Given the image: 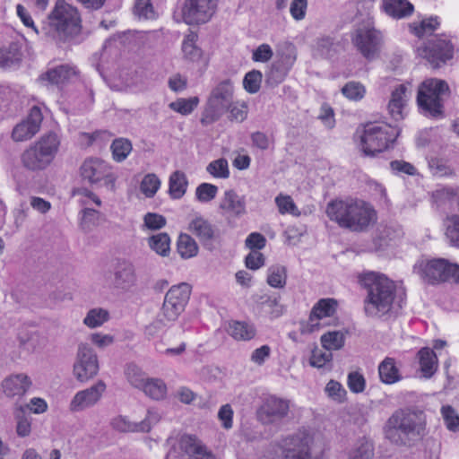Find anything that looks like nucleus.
I'll list each match as a JSON object with an SVG mask.
<instances>
[{"label": "nucleus", "mask_w": 459, "mask_h": 459, "mask_svg": "<svg viewBox=\"0 0 459 459\" xmlns=\"http://www.w3.org/2000/svg\"><path fill=\"white\" fill-rule=\"evenodd\" d=\"M48 20L61 40H73L81 34V17L77 9L63 0L56 2Z\"/></svg>", "instance_id": "423d86ee"}, {"label": "nucleus", "mask_w": 459, "mask_h": 459, "mask_svg": "<svg viewBox=\"0 0 459 459\" xmlns=\"http://www.w3.org/2000/svg\"><path fill=\"white\" fill-rule=\"evenodd\" d=\"M344 342V334L340 331L328 332L321 336L323 348L330 351L342 349Z\"/></svg>", "instance_id": "ea45409f"}, {"label": "nucleus", "mask_w": 459, "mask_h": 459, "mask_svg": "<svg viewBox=\"0 0 459 459\" xmlns=\"http://www.w3.org/2000/svg\"><path fill=\"white\" fill-rule=\"evenodd\" d=\"M351 40L361 55L368 60L378 56L383 44L381 32L374 28L364 27L356 30Z\"/></svg>", "instance_id": "ddd939ff"}, {"label": "nucleus", "mask_w": 459, "mask_h": 459, "mask_svg": "<svg viewBox=\"0 0 459 459\" xmlns=\"http://www.w3.org/2000/svg\"><path fill=\"white\" fill-rule=\"evenodd\" d=\"M83 180L92 186H105L113 192L116 188L117 176L111 167L99 158H89L83 161L80 168Z\"/></svg>", "instance_id": "9d476101"}, {"label": "nucleus", "mask_w": 459, "mask_h": 459, "mask_svg": "<svg viewBox=\"0 0 459 459\" xmlns=\"http://www.w3.org/2000/svg\"><path fill=\"white\" fill-rule=\"evenodd\" d=\"M134 13L139 19H153L155 12L150 0H135Z\"/></svg>", "instance_id": "864d4df0"}, {"label": "nucleus", "mask_w": 459, "mask_h": 459, "mask_svg": "<svg viewBox=\"0 0 459 459\" xmlns=\"http://www.w3.org/2000/svg\"><path fill=\"white\" fill-rule=\"evenodd\" d=\"M177 247L179 255L184 259L194 257L198 252L197 244L186 233H181L179 235Z\"/></svg>", "instance_id": "c9c22d12"}, {"label": "nucleus", "mask_w": 459, "mask_h": 459, "mask_svg": "<svg viewBox=\"0 0 459 459\" xmlns=\"http://www.w3.org/2000/svg\"><path fill=\"white\" fill-rule=\"evenodd\" d=\"M433 68H439L454 56V46L445 36H437L418 49Z\"/></svg>", "instance_id": "f8f14e48"}, {"label": "nucleus", "mask_w": 459, "mask_h": 459, "mask_svg": "<svg viewBox=\"0 0 459 459\" xmlns=\"http://www.w3.org/2000/svg\"><path fill=\"white\" fill-rule=\"evenodd\" d=\"M337 301L334 299H321L313 307L309 323L312 329L318 326V321L334 315L337 309Z\"/></svg>", "instance_id": "4be33fe9"}, {"label": "nucleus", "mask_w": 459, "mask_h": 459, "mask_svg": "<svg viewBox=\"0 0 459 459\" xmlns=\"http://www.w3.org/2000/svg\"><path fill=\"white\" fill-rule=\"evenodd\" d=\"M190 297V287L187 283L172 286L166 293L165 298L170 302L185 308Z\"/></svg>", "instance_id": "2f4dec72"}, {"label": "nucleus", "mask_w": 459, "mask_h": 459, "mask_svg": "<svg viewBox=\"0 0 459 459\" xmlns=\"http://www.w3.org/2000/svg\"><path fill=\"white\" fill-rule=\"evenodd\" d=\"M381 7L387 15L394 19L408 17L414 10L408 0H382Z\"/></svg>", "instance_id": "a878e982"}, {"label": "nucleus", "mask_w": 459, "mask_h": 459, "mask_svg": "<svg viewBox=\"0 0 459 459\" xmlns=\"http://www.w3.org/2000/svg\"><path fill=\"white\" fill-rule=\"evenodd\" d=\"M206 170L212 177L217 178H228L230 177L228 161L224 158L210 162L206 167Z\"/></svg>", "instance_id": "8fccbe9b"}, {"label": "nucleus", "mask_w": 459, "mask_h": 459, "mask_svg": "<svg viewBox=\"0 0 459 459\" xmlns=\"http://www.w3.org/2000/svg\"><path fill=\"white\" fill-rule=\"evenodd\" d=\"M449 94L450 89L445 80L426 79L419 86L417 103L425 114L439 117L443 116V97Z\"/></svg>", "instance_id": "0eeeda50"}, {"label": "nucleus", "mask_w": 459, "mask_h": 459, "mask_svg": "<svg viewBox=\"0 0 459 459\" xmlns=\"http://www.w3.org/2000/svg\"><path fill=\"white\" fill-rule=\"evenodd\" d=\"M406 91L407 87L403 84H400L392 91L387 108L390 116L396 121L403 118V109L407 101Z\"/></svg>", "instance_id": "b1692460"}, {"label": "nucleus", "mask_w": 459, "mask_h": 459, "mask_svg": "<svg viewBox=\"0 0 459 459\" xmlns=\"http://www.w3.org/2000/svg\"><path fill=\"white\" fill-rule=\"evenodd\" d=\"M22 53L17 48L0 49V67L4 69L19 66Z\"/></svg>", "instance_id": "37998d69"}, {"label": "nucleus", "mask_w": 459, "mask_h": 459, "mask_svg": "<svg viewBox=\"0 0 459 459\" xmlns=\"http://www.w3.org/2000/svg\"><path fill=\"white\" fill-rule=\"evenodd\" d=\"M359 282L367 290L364 300L367 316L376 317L388 313L394 299V281L383 274L371 272L362 275Z\"/></svg>", "instance_id": "f257e3e1"}, {"label": "nucleus", "mask_w": 459, "mask_h": 459, "mask_svg": "<svg viewBox=\"0 0 459 459\" xmlns=\"http://www.w3.org/2000/svg\"><path fill=\"white\" fill-rule=\"evenodd\" d=\"M262 73L257 70L248 72L243 80V85L245 90L249 93H256L261 85Z\"/></svg>", "instance_id": "603ef678"}, {"label": "nucleus", "mask_w": 459, "mask_h": 459, "mask_svg": "<svg viewBox=\"0 0 459 459\" xmlns=\"http://www.w3.org/2000/svg\"><path fill=\"white\" fill-rule=\"evenodd\" d=\"M108 319L109 314L106 309L96 307L88 311L83 319V324L89 328H97L101 326Z\"/></svg>", "instance_id": "58836bf2"}, {"label": "nucleus", "mask_w": 459, "mask_h": 459, "mask_svg": "<svg viewBox=\"0 0 459 459\" xmlns=\"http://www.w3.org/2000/svg\"><path fill=\"white\" fill-rule=\"evenodd\" d=\"M184 309L185 308L181 306H178L165 298L160 313L162 315L163 318L173 323L178 319V316L184 311Z\"/></svg>", "instance_id": "052dcab7"}, {"label": "nucleus", "mask_w": 459, "mask_h": 459, "mask_svg": "<svg viewBox=\"0 0 459 459\" xmlns=\"http://www.w3.org/2000/svg\"><path fill=\"white\" fill-rule=\"evenodd\" d=\"M31 385L30 377L24 374H16L5 378L2 384L3 391L7 396L24 394Z\"/></svg>", "instance_id": "5701e85b"}, {"label": "nucleus", "mask_w": 459, "mask_h": 459, "mask_svg": "<svg viewBox=\"0 0 459 459\" xmlns=\"http://www.w3.org/2000/svg\"><path fill=\"white\" fill-rule=\"evenodd\" d=\"M216 7L217 0H186L182 17L190 25L205 23L212 17Z\"/></svg>", "instance_id": "4468645a"}, {"label": "nucleus", "mask_w": 459, "mask_h": 459, "mask_svg": "<svg viewBox=\"0 0 459 459\" xmlns=\"http://www.w3.org/2000/svg\"><path fill=\"white\" fill-rule=\"evenodd\" d=\"M227 112L230 113L228 117L230 121H236L240 123L247 118L248 108L245 102H234L232 100V102L230 103V108L228 109Z\"/></svg>", "instance_id": "4d7b16f0"}, {"label": "nucleus", "mask_w": 459, "mask_h": 459, "mask_svg": "<svg viewBox=\"0 0 459 459\" xmlns=\"http://www.w3.org/2000/svg\"><path fill=\"white\" fill-rule=\"evenodd\" d=\"M342 93L349 100L359 101L365 96L366 89L359 82H349L342 88Z\"/></svg>", "instance_id": "09e8293b"}, {"label": "nucleus", "mask_w": 459, "mask_h": 459, "mask_svg": "<svg viewBox=\"0 0 459 459\" xmlns=\"http://www.w3.org/2000/svg\"><path fill=\"white\" fill-rule=\"evenodd\" d=\"M160 420V413L154 408L148 410L146 417L138 422L140 432H149L152 427L157 424Z\"/></svg>", "instance_id": "0e129e2a"}, {"label": "nucleus", "mask_w": 459, "mask_h": 459, "mask_svg": "<svg viewBox=\"0 0 459 459\" xmlns=\"http://www.w3.org/2000/svg\"><path fill=\"white\" fill-rule=\"evenodd\" d=\"M148 243L150 248L160 256H168L170 253V238L165 232L150 237Z\"/></svg>", "instance_id": "72a5a7b5"}, {"label": "nucleus", "mask_w": 459, "mask_h": 459, "mask_svg": "<svg viewBox=\"0 0 459 459\" xmlns=\"http://www.w3.org/2000/svg\"><path fill=\"white\" fill-rule=\"evenodd\" d=\"M43 119L39 107H32L26 119L17 124L12 132V138L15 142H23L33 137L39 130Z\"/></svg>", "instance_id": "f3484780"}, {"label": "nucleus", "mask_w": 459, "mask_h": 459, "mask_svg": "<svg viewBox=\"0 0 459 459\" xmlns=\"http://www.w3.org/2000/svg\"><path fill=\"white\" fill-rule=\"evenodd\" d=\"M134 264L127 260L118 261L114 268L112 286L119 292H128L137 285Z\"/></svg>", "instance_id": "dca6fc26"}, {"label": "nucleus", "mask_w": 459, "mask_h": 459, "mask_svg": "<svg viewBox=\"0 0 459 459\" xmlns=\"http://www.w3.org/2000/svg\"><path fill=\"white\" fill-rule=\"evenodd\" d=\"M178 446L181 451V459H215L214 455L195 436H182Z\"/></svg>", "instance_id": "6ab92c4d"}, {"label": "nucleus", "mask_w": 459, "mask_h": 459, "mask_svg": "<svg viewBox=\"0 0 459 459\" xmlns=\"http://www.w3.org/2000/svg\"><path fill=\"white\" fill-rule=\"evenodd\" d=\"M431 173L437 177L452 176L454 170L451 167L446 165L444 161L438 159H432L429 162Z\"/></svg>", "instance_id": "338daca9"}, {"label": "nucleus", "mask_w": 459, "mask_h": 459, "mask_svg": "<svg viewBox=\"0 0 459 459\" xmlns=\"http://www.w3.org/2000/svg\"><path fill=\"white\" fill-rule=\"evenodd\" d=\"M326 213L342 228H368L373 226L377 220L374 207L358 199L332 201L327 204Z\"/></svg>", "instance_id": "f03ea898"}, {"label": "nucleus", "mask_w": 459, "mask_h": 459, "mask_svg": "<svg viewBox=\"0 0 459 459\" xmlns=\"http://www.w3.org/2000/svg\"><path fill=\"white\" fill-rule=\"evenodd\" d=\"M289 409V401L276 396H270L262 406L261 412L268 418V421H273L287 416Z\"/></svg>", "instance_id": "412c9836"}, {"label": "nucleus", "mask_w": 459, "mask_h": 459, "mask_svg": "<svg viewBox=\"0 0 459 459\" xmlns=\"http://www.w3.org/2000/svg\"><path fill=\"white\" fill-rule=\"evenodd\" d=\"M347 385L351 392L359 394L365 390L366 379L359 371H352L348 374Z\"/></svg>", "instance_id": "bf43d9fd"}, {"label": "nucleus", "mask_w": 459, "mask_h": 459, "mask_svg": "<svg viewBox=\"0 0 459 459\" xmlns=\"http://www.w3.org/2000/svg\"><path fill=\"white\" fill-rule=\"evenodd\" d=\"M277 56L275 63L290 70L297 59V48L293 43L284 41L279 44Z\"/></svg>", "instance_id": "c756f323"}, {"label": "nucleus", "mask_w": 459, "mask_h": 459, "mask_svg": "<svg viewBox=\"0 0 459 459\" xmlns=\"http://www.w3.org/2000/svg\"><path fill=\"white\" fill-rule=\"evenodd\" d=\"M327 396L335 403H342L345 401L347 392L341 383L330 380L325 388Z\"/></svg>", "instance_id": "3c124183"}, {"label": "nucleus", "mask_w": 459, "mask_h": 459, "mask_svg": "<svg viewBox=\"0 0 459 459\" xmlns=\"http://www.w3.org/2000/svg\"><path fill=\"white\" fill-rule=\"evenodd\" d=\"M439 22L437 17H430L422 20L419 24L410 26L411 30L417 37L421 38L425 35H430L438 27Z\"/></svg>", "instance_id": "49530a36"}, {"label": "nucleus", "mask_w": 459, "mask_h": 459, "mask_svg": "<svg viewBox=\"0 0 459 459\" xmlns=\"http://www.w3.org/2000/svg\"><path fill=\"white\" fill-rule=\"evenodd\" d=\"M188 180L181 170L174 171L169 180V194L173 199H180L186 192Z\"/></svg>", "instance_id": "c85d7f7f"}, {"label": "nucleus", "mask_w": 459, "mask_h": 459, "mask_svg": "<svg viewBox=\"0 0 459 459\" xmlns=\"http://www.w3.org/2000/svg\"><path fill=\"white\" fill-rule=\"evenodd\" d=\"M267 283L276 289H282L287 281L286 267L280 264L272 265L267 269Z\"/></svg>", "instance_id": "f704fd0d"}, {"label": "nucleus", "mask_w": 459, "mask_h": 459, "mask_svg": "<svg viewBox=\"0 0 459 459\" xmlns=\"http://www.w3.org/2000/svg\"><path fill=\"white\" fill-rule=\"evenodd\" d=\"M373 445L367 440L359 441L350 452L348 459H372Z\"/></svg>", "instance_id": "de8ad7c7"}, {"label": "nucleus", "mask_w": 459, "mask_h": 459, "mask_svg": "<svg viewBox=\"0 0 459 459\" xmlns=\"http://www.w3.org/2000/svg\"><path fill=\"white\" fill-rule=\"evenodd\" d=\"M198 36L195 32L187 34L182 43L184 57L191 62H199L203 57V51L196 46Z\"/></svg>", "instance_id": "7c9ffc66"}, {"label": "nucleus", "mask_w": 459, "mask_h": 459, "mask_svg": "<svg viewBox=\"0 0 459 459\" xmlns=\"http://www.w3.org/2000/svg\"><path fill=\"white\" fill-rule=\"evenodd\" d=\"M289 72L290 69L273 62L265 74L266 85L272 88L278 86L285 80Z\"/></svg>", "instance_id": "e433bc0d"}, {"label": "nucleus", "mask_w": 459, "mask_h": 459, "mask_svg": "<svg viewBox=\"0 0 459 459\" xmlns=\"http://www.w3.org/2000/svg\"><path fill=\"white\" fill-rule=\"evenodd\" d=\"M400 134V130L387 124H368L359 136L361 151L366 156H374L386 150Z\"/></svg>", "instance_id": "1a4fd4ad"}, {"label": "nucleus", "mask_w": 459, "mask_h": 459, "mask_svg": "<svg viewBox=\"0 0 459 459\" xmlns=\"http://www.w3.org/2000/svg\"><path fill=\"white\" fill-rule=\"evenodd\" d=\"M441 414L445 420V424L449 430L455 432L459 429V415L452 406H442Z\"/></svg>", "instance_id": "6e6d98bb"}, {"label": "nucleus", "mask_w": 459, "mask_h": 459, "mask_svg": "<svg viewBox=\"0 0 459 459\" xmlns=\"http://www.w3.org/2000/svg\"><path fill=\"white\" fill-rule=\"evenodd\" d=\"M245 245L250 252H260L266 245V238L259 232L254 231L247 236Z\"/></svg>", "instance_id": "69168bd1"}, {"label": "nucleus", "mask_w": 459, "mask_h": 459, "mask_svg": "<svg viewBox=\"0 0 459 459\" xmlns=\"http://www.w3.org/2000/svg\"><path fill=\"white\" fill-rule=\"evenodd\" d=\"M199 104L198 97H191L188 99H178L177 100L170 102L169 107L173 111H176L183 116L191 114Z\"/></svg>", "instance_id": "a19ab883"}, {"label": "nucleus", "mask_w": 459, "mask_h": 459, "mask_svg": "<svg viewBox=\"0 0 459 459\" xmlns=\"http://www.w3.org/2000/svg\"><path fill=\"white\" fill-rule=\"evenodd\" d=\"M417 358L423 377L425 378H430L438 368L437 354L430 348L424 347L418 351Z\"/></svg>", "instance_id": "393cba45"}, {"label": "nucleus", "mask_w": 459, "mask_h": 459, "mask_svg": "<svg viewBox=\"0 0 459 459\" xmlns=\"http://www.w3.org/2000/svg\"><path fill=\"white\" fill-rule=\"evenodd\" d=\"M114 429L120 432H140L138 422L130 421L126 417L117 416L111 420Z\"/></svg>", "instance_id": "13d9d810"}, {"label": "nucleus", "mask_w": 459, "mask_h": 459, "mask_svg": "<svg viewBox=\"0 0 459 459\" xmlns=\"http://www.w3.org/2000/svg\"><path fill=\"white\" fill-rule=\"evenodd\" d=\"M233 94L234 86L230 79H225L220 82L212 90L206 100L200 123L207 126L220 120L230 108Z\"/></svg>", "instance_id": "6e6552de"}, {"label": "nucleus", "mask_w": 459, "mask_h": 459, "mask_svg": "<svg viewBox=\"0 0 459 459\" xmlns=\"http://www.w3.org/2000/svg\"><path fill=\"white\" fill-rule=\"evenodd\" d=\"M61 140L53 132L43 134L22 154L21 160L24 168L31 171L43 170L56 158Z\"/></svg>", "instance_id": "20e7f679"}, {"label": "nucleus", "mask_w": 459, "mask_h": 459, "mask_svg": "<svg viewBox=\"0 0 459 459\" xmlns=\"http://www.w3.org/2000/svg\"><path fill=\"white\" fill-rule=\"evenodd\" d=\"M228 333L236 341L248 342L256 335V328L250 322L231 321L229 323Z\"/></svg>", "instance_id": "bb28decb"}, {"label": "nucleus", "mask_w": 459, "mask_h": 459, "mask_svg": "<svg viewBox=\"0 0 459 459\" xmlns=\"http://www.w3.org/2000/svg\"><path fill=\"white\" fill-rule=\"evenodd\" d=\"M426 417L421 411H396L388 419L385 432L388 439L394 443H403L400 436L410 439H420L425 435Z\"/></svg>", "instance_id": "7ed1b4c3"}, {"label": "nucleus", "mask_w": 459, "mask_h": 459, "mask_svg": "<svg viewBox=\"0 0 459 459\" xmlns=\"http://www.w3.org/2000/svg\"><path fill=\"white\" fill-rule=\"evenodd\" d=\"M218 187L210 183L200 184L195 190V195L198 201L207 203L215 198Z\"/></svg>", "instance_id": "5fc2aeb1"}, {"label": "nucleus", "mask_w": 459, "mask_h": 459, "mask_svg": "<svg viewBox=\"0 0 459 459\" xmlns=\"http://www.w3.org/2000/svg\"><path fill=\"white\" fill-rule=\"evenodd\" d=\"M99 370V359L94 349L87 342L79 343L73 367L74 377L79 382L85 383L96 377Z\"/></svg>", "instance_id": "9b49d317"}, {"label": "nucleus", "mask_w": 459, "mask_h": 459, "mask_svg": "<svg viewBox=\"0 0 459 459\" xmlns=\"http://www.w3.org/2000/svg\"><path fill=\"white\" fill-rule=\"evenodd\" d=\"M106 388V384L99 380L91 386L77 392L70 402V411L78 412L93 407L100 401Z\"/></svg>", "instance_id": "2eb2a0df"}, {"label": "nucleus", "mask_w": 459, "mask_h": 459, "mask_svg": "<svg viewBox=\"0 0 459 459\" xmlns=\"http://www.w3.org/2000/svg\"><path fill=\"white\" fill-rule=\"evenodd\" d=\"M125 376L128 383L138 389L144 385L146 374L134 363H128L125 368Z\"/></svg>", "instance_id": "4c0bfd02"}, {"label": "nucleus", "mask_w": 459, "mask_h": 459, "mask_svg": "<svg viewBox=\"0 0 459 459\" xmlns=\"http://www.w3.org/2000/svg\"><path fill=\"white\" fill-rule=\"evenodd\" d=\"M170 321L163 318L162 315L159 313L156 318L145 327V334L148 337H154L159 333L165 330L169 325Z\"/></svg>", "instance_id": "680f3d73"}, {"label": "nucleus", "mask_w": 459, "mask_h": 459, "mask_svg": "<svg viewBox=\"0 0 459 459\" xmlns=\"http://www.w3.org/2000/svg\"><path fill=\"white\" fill-rule=\"evenodd\" d=\"M160 186V180L154 173L145 175L141 182L140 190L148 198L155 195Z\"/></svg>", "instance_id": "a18cd8bd"}, {"label": "nucleus", "mask_w": 459, "mask_h": 459, "mask_svg": "<svg viewBox=\"0 0 459 459\" xmlns=\"http://www.w3.org/2000/svg\"><path fill=\"white\" fill-rule=\"evenodd\" d=\"M275 204L281 214H290L295 217L300 215V212L290 195H278L275 197Z\"/></svg>", "instance_id": "79ce46f5"}, {"label": "nucleus", "mask_w": 459, "mask_h": 459, "mask_svg": "<svg viewBox=\"0 0 459 459\" xmlns=\"http://www.w3.org/2000/svg\"><path fill=\"white\" fill-rule=\"evenodd\" d=\"M110 148L112 151L113 159L117 162H121L126 160L128 154L131 152L132 143L127 139L118 138L113 141Z\"/></svg>", "instance_id": "c03bdc74"}, {"label": "nucleus", "mask_w": 459, "mask_h": 459, "mask_svg": "<svg viewBox=\"0 0 459 459\" xmlns=\"http://www.w3.org/2000/svg\"><path fill=\"white\" fill-rule=\"evenodd\" d=\"M146 395L154 400H160L166 396L167 386L160 378H148L141 388Z\"/></svg>", "instance_id": "473e14b6"}, {"label": "nucleus", "mask_w": 459, "mask_h": 459, "mask_svg": "<svg viewBox=\"0 0 459 459\" xmlns=\"http://www.w3.org/2000/svg\"><path fill=\"white\" fill-rule=\"evenodd\" d=\"M219 208L223 215L239 217L246 213V202L234 190L224 192Z\"/></svg>", "instance_id": "aec40b11"}, {"label": "nucleus", "mask_w": 459, "mask_h": 459, "mask_svg": "<svg viewBox=\"0 0 459 459\" xmlns=\"http://www.w3.org/2000/svg\"><path fill=\"white\" fill-rule=\"evenodd\" d=\"M333 359L332 351L325 350L316 349L312 351L310 358V365L315 368H323L326 363L330 362Z\"/></svg>", "instance_id": "e2e57ef3"}, {"label": "nucleus", "mask_w": 459, "mask_h": 459, "mask_svg": "<svg viewBox=\"0 0 459 459\" xmlns=\"http://www.w3.org/2000/svg\"><path fill=\"white\" fill-rule=\"evenodd\" d=\"M378 374L380 380L386 385L397 383L402 379L399 366L395 359L391 357H386L380 362Z\"/></svg>", "instance_id": "cd10ccee"}, {"label": "nucleus", "mask_w": 459, "mask_h": 459, "mask_svg": "<svg viewBox=\"0 0 459 459\" xmlns=\"http://www.w3.org/2000/svg\"><path fill=\"white\" fill-rule=\"evenodd\" d=\"M75 75V68L70 65L65 64L48 68L45 73L40 74L39 81L46 86L61 87Z\"/></svg>", "instance_id": "a211bd4d"}, {"label": "nucleus", "mask_w": 459, "mask_h": 459, "mask_svg": "<svg viewBox=\"0 0 459 459\" xmlns=\"http://www.w3.org/2000/svg\"><path fill=\"white\" fill-rule=\"evenodd\" d=\"M413 273L426 284L436 286L453 281L459 283V264L446 258H421L413 265Z\"/></svg>", "instance_id": "39448f33"}, {"label": "nucleus", "mask_w": 459, "mask_h": 459, "mask_svg": "<svg viewBox=\"0 0 459 459\" xmlns=\"http://www.w3.org/2000/svg\"><path fill=\"white\" fill-rule=\"evenodd\" d=\"M262 306L273 318L279 317L283 313V307L279 303L276 297H267L262 302Z\"/></svg>", "instance_id": "774afa93"}]
</instances>
